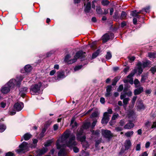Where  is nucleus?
I'll return each instance as SVG.
<instances>
[{
  "instance_id": "1",
  "label": "nucleus",
  "mask_w": 156,
  "mask_h": 156,
  "mask_svg": "<svg viewBox=\"0 0 156 156\" xmlns=\"http://www.w3.org/2000/svg\"><path fill=\"white\" fill-rule=\"evenodd\" d=\"M75 135L71 134L69 130L66 131L59 138L56 142L57 148L58 149L61 148L64 145H66L70 147H73V150L74 152H78L77 148L74 147L77 144V143L75 141Z\"/></svg>"
},
{
  "instance_id": "2",
  "label": "nucleus",
  "mask_w": 156,
  "mask_h": 156,
  "mask_svg": "<svg viewBox=\"0 0 156 156\" xmlns=\"http://www.w3.org/2000/svg\"><path fill=\"white\" fill-rule=\"evenodd\" d=\"M23 79V77L20 76L19 79L16 78V80L12 79L10 80L7 83V85L3 87L1 90L3 94H7L10 90V88H13L15 86L19 87L20 84V82Z\"/></svg>"
},
{
  "instance_id": "3",
  "label": "nucleus",
  "mask_w": 156,
  "mask_h": 156,
  "mask_svg": "<svg viewBox=\"0 0 156 156\" xmlns=\"http://www.w3.org/2000/svg\"><path fill=\"white\" fill-rule=\"evenodd\" d=\"M137 66V69H134L131 73L128 75L127 76L128 78H129L132 79V77L136 73L137 71L138 72L139 75L142 73L143 69L142 68V63L141 62H139L138 63Z\"/></svg>"
},
{
  "instance_id": "4",
  "label": "nucleus",
  "mask_w": 156,
  "mask_h": 156,
  "mask_svg": "<svg viewBox=\"0 0 156 156\" xmlns=\"http://www.w3.org/2000/svg\"><path fill=\"white\" fill-rule=\"evenodd\" d=\"M78 58V52H76L73 58H71L70 55H67L65 57L64 61L68 64H72L75 62Z\"/></svg>"
},
{
  "instance_id": "5",
  "label": "nucleus",
  "mask_w": 156,
  "mask_h": 156,
  "mask_svg": "<svg viewBox=\"0 0 156 156\" xmlns=\"http://www.w3.org/2000/svg\"><path fill=\"white\" fill-rule=\"evenodd\" d=\"M30 146V145L29 144L27 143L26 142H23L20 145V149L17 150V151L19 153H24L28 151L29 147Z\"/></svg>"
},
{
  "instance_id": "6",
  "label": "nucleus",
  "mask_w": 156,
  "mask_h": 156,
  "mask_svg": "<svg viewBox=\"0 0 156 156\" xmlns=\"http://www.w3.org/2000/svg\"><path fill=\"white\" fill-rule=\"evenodd\" d=\"M86 136L84 133H81L80 132L79 133V140L82 143L83 146L85 148H87L89 146V144L86 140Z\"/></svg>"
},
{
  "instance_id": "7",
  "label": "nucleus",
  "mask_w": 156,
  "mask_h": 156,
  "mask_svg": "<svg viewBox=\"0 0 156 156\" xmlns=\"http://www.w3.org/2000/svg\"><path fill=\"white\" fill-rule=\"evenodd\" d=\"M102 134L105 137L109 139L113 137V134L109 130H102Z\"/></svg>"
},
{
  "instance_id": "8",
  "label": "nucleus",
  "mask_w": 156,
  "mask_h": 156,
  "mask_svg": "<svg viewBox=\"0 0 156 156\" xmlns=\"http://www.w3.org/2000/svg\"><path fill=\"white\" fill-rule=\"evenodd\" d=\"M110 115L108 114V112H105L103 114V116L101 120V123L103 124H106L109 120Z\"/></svg>"
},
{
  "instance_id": "9",
  "label": "nucleus",
  "mask_w": 156,
  "mask_h": 156,
  "mask_svg": "<svg viewBox=\"0 0 156 156\" xmlns=\"http://www.w3.org/2000/svg\"><path fill=\"white\" fill-rule=\"evenodd\" d=\"M41 86V83H39L37 84L32 85L31 87V89L33 92L37 93L40 90Z\"/></svg>"
},
{
  "instance_id": "10",
  "label": "nucleus",
  "mask_w": 156,
  "mask_h": 156,
  "mask_svg": "<svg viewBox=\"0 0 156 156\" xmlns=\"http://www.w3.org/2000/svg\"><path fill=\"white\" fill-rule=\"evenodd\" d=\"M84 5H86L85 9V11L87 12H88L91 8V3L89 2L90 0H83Z\"/></svg>"
},
{
  "instance_id": "11",
  "label": "nucleus",
  "mask_w": 156,
  "mask_h": 156,
  "mask_svg": "<svg viewBox=\"0 0 156 156\" xmlns=\"http://www.w3.org/2000/svg\"><path fill=\"white\" fill-rule=\"evenodd\" d=\"M23 107V103L22 102H18L16 103L14 106V109L17 111H19L21 110Z\"/></svg>"
},
{
  "instance_id": "12",
  "label": "nucleus",
  "mask_w": 156,
  "mask_h": 156,
  "mask_svg": "<svg viewBox=\"0 0 156 156\" xmlns=\"http://www.w3.org/2000/svg\"><path fill=\"white\" fill-rule=\"evenodd\" d=\"M113 34L112 33H106L102 37V40L103 43H105L110 39V36H112Z\"/></svg>"
},
{
  "instance_id": "13",
  "label": "nucleus",
  "mask_w": 156,
  "mask_h": 156,
  "mask_svg": "<svg viewBox=\"0 0 156 156\" xmlns=\"http://www.w3.org/2000/svg\"><path fill=\"white\" fill-rule=\"evenodd\" d=\"M28 88L27 87H23L20 88V95L22 97H23L26 94V93L27 92Z\"/></svg>"
},
{
  "instance_id": "14",
  "label": "nucleus",
  "mask_w": 156,
  "mask_h": 156,
  "mask_svg": "<svg viewBox=\"0 0 156 156\" xmlns=\"http://www.w3.org/2000/svg\"><path fill=\"white\" fill-rule=\"evenodd\" d=\"M48 150V149L46 147L43 148L41 149H39L37 151V154L36 156H40L45 153H46Z\"/></svg>"
},
{
  "instance_id": "15",
  "label": "nucleus",
  "mask_w": 156,
  "mask_h": 156,
  "mask_svg": "<svg viewBox=\"0 0 156 156\" xmlns=\"http://www.w3.org/2000/svg\"><path fill=\"white\" fill-rule=\"evenodd\" d=\"M86 55V53L85 52L82 51H79V60L80 59L81 61L84 60Z\"/></svg>"
},
{
  "instance_id": "16",
  "label": "nucleus",
  "mask_w": 156,
  "mask_h": 156,
  "mask_svg": "<svg viewBox=\"0 0 156 156\" xmlns=\"http://www.w3.org/2000/svg\"><path fill=\"white\" fill-rule=\"evenodd\" d=\"M90 123L89 122H87L84 123L83 125L82 126V128L80 130V132H79V133H80V132L81 133H84L82 131V129L83 128V129H87L89 128V127L90 126Z\"/></svg>"
},
{
  "instance_id": "17",
  "label": "nucleus",
  "mask_w": 156,
  "mask_h": 156,
  "mask_svg": "<svg viewBox=\"0 0 156 156\" xmlns=\"http://www.w3.org/2000/svg\"><path fill=\"white\" fill-rule=\"evenodd\" d=\"M70 125L73 129H75L77 128V124L76 122L75 121V119L74 118H72Z\"/></svg>"
},
{
  "instance_id": "18",
  "label": "nucleus",
  "mask_w": 156,
  "mask_h": 156,
  "mask_svg": "<svg viewBox=\"0 0 156 156\" xmlns=\"http://www.w3.org/2000/svg\"><path fill=\"white\" fill-rule=\"evenodd\" d=\"M134 126V124L132 122L129 121L124 127L125 129H129L133 128Z\"/></svg>"
},
{
  "instance_id": "19",
  "label": "nucleus",
  "mask_w": 156,
  "mask_h": 156,
  "mask_svg": "<svg viewBox=\"0 0 156 156\" xmlns=\"http://www.w3.org/2000/svg\"><path fill=\"white\" fill-rule=\"evenodd\" d=\"M142 12V11H140L139 12H137L136 10H135L132 12V14L133 16L139 18L140 16L139 15V14L141 13Z\"/></svg>"
},
{
  "instance_id": "20",
  "label": "nucleus",
  "mask_w": 156,
  "mask_h": 156,
  "mask_svg": "<svg viewBox=\"0 0 156 156\" xmlns=\"http://www.w3.org/2000/svg\"><path fill=\"white\" fill-rule=\"evenodd\" d=\"M131 145V144L130 140H126V141L125 143V147L126 149H129Z\"/></svg>"
},
{
  "instance_id": "21",
  "label": "nucleus",
  "mask_w": 156,
  "mask_h": 156,
  "mask_svg": "<svg viewBox=\"0 0 156 156\" xmlns=\"http://www.w3.org/2000/svg\"><path fill=\"white\" fill-rule=\"evenodd\" d=\"M143 91V87H140L139 88L136 89L134 92L135 95L139 94L141 93Z\"/></svg>"
},
{
  "instance_id": "22",
  "label": "nucleus",
  "mask_w": 156,
  "mask_h": 156,
  "mask_svg": "<svg viewBox=\"0 0 156 156\" xmlns=\"http://www.w3.org/2000/svg\"><path fill=\"white\" fill-rule=\"evenodd\" d=\"M58 78H65L66 76L64 75V72L63 71L59 72L58 73Z\"/></svg>"
},
{
  "instance_id": "23",
  "label": "nucleus",
  "mask_w": 156,
  "mask_h": 156,
  "mask_svg": "<svg viewBox=\"0 0 156 156\" xmlns=\"http://www.w3.org/2000/svg\"><path fill=\"white\" fill-rule=\"evenodd\" d=\"M31 135L29 133H27L25 134L23 136V138L25 140H29L31 137Z\"/></svg>"
},
{
  "instance_id": "24",
  "label": "nucleus",
  "mask_w": 156,
  "mask_h": 156,
  "mask_svg": "<svg viewBox=\"0 0 156 156\" xmlns=\"http://www.w3.org/2000/svg\"><path fill=\"white\" fill-rule=\"evenodd\" d=\"M127 91V89L125 88L124 90H123V92L122 93L121 96H120V99L121 100L123 99H124V98L126 97V92Z\"/></svg>"
},
{
  "instance_id": "25",
  "label": "nucleus",
  "mask_w": 156,
  "mask_h": 156,
  "mask_svg": "<svg viewBox=\"0 0 156 156\" xmlns=\"http://www.w3.org/2000/svg\"><path fill=\"white\" fill-rule=\"evenodd\" d=\"M150 8L149 6L146 7L144 9H143L140 11H142L141 14H145L147 12H149Z\"/></svg>"
},
{
  "instance_id": "26",
  "label": "nucleus",
  "mask_w": 156,
  "mask_h": 156,
  "mask_svg": "<svg viewBox=\"0 0 156 156\" xmlns=\"http://www.w3.org/2000/svg\"><path fill=\"white\" fill-rule=\"evenodd\" d=\"M24 69L26 72H29L31 71L32 67L30 65H27L24 67Z\"/></svg>"
},
{
  "instance_id": "27",
  "label": "nucleus",
  "mask_w": 156,
  "mask_h": 156,
  "mask_svg": "<svg viewBox=\"0 0 156 156\" xmlns=\"http://www.w3.org/2000/svg\"><path fill=\"white\" fill-rule=\"evenodd\" d=\"M141 77H142L140 81L141 83H144L145 82V80L147 79V75H142Z\"/></svg>"
},
{
  "instance_id": "28",
  "label": "nucleus",
  "mask_w": 156,
  "mask_h": 156,
  "mask_svg": "<svg viewBox=\"0 0 156 156\" xmlns=\"http://www.w3.org/2000/svg\"><path fill=\"white\" fill-rule=\"evenodd\" d=\"M148 56L151 58H155L156 57V54L154 52H149Z\"/></svg>"
},
{
  "instance_id": "29",
  "label": "nucleus",
  "mask_w": 156,
  "mask_h": 156,
  "mask_svg": "<svg viewBox=\"0 0 156 156\" xmlns=\"http://www.w3.org/2000/svg\"><path fill=\"white\" fill-rule=\"evenodd\" d=\"M46 131V129L45 128H44L41 131V132L39 136V137L40 139H41L44 135V133Z\"/></svg>"
},
{
  "instance_id": "30",
  "label": "nucleus",
  "mask_w": 156,
  "mask_h": 156,
  "mask_svg": "<svg viewBox=\"0 0 156 156\" xmlns=\"http://www.w3.org/2000/svg\"><path fill=\"white\" fill-rule=\"evenodd\" d=\"M6 129L5 126L0 123V132H2L4 131Z\"/></svg>"
},
{
  "instance_id": "31",
  "label": "nucleus",
  "mask_w": 156,
  "mask_h": 156,
  "mask_svg": "<svg viewBox=\"0 0 156 156\" xmlns=\"http://www.w3.org/2000/svg\"><path fill=\"white\" fill-rule=\"evenodd\" d=\"M96 10V11L98 14H103L102 11L100 6H97Z\"/></svg>"
},
{
  "instance_id": "32",
  "label": "nucleus",
  "mask_w": 156,
  "mask_h": 156,
  "mask_svg": "<svg viewBox=\"0 0 156 156\" xmlns=\"http://www.w3.org/2000/svg\"><path fill=\"white\" fill-rule=\"evenodd\" d=\"M133 131H129L125 133V135L127 137H129L133 135Z\"/></svg>"
},
{
  "instance_id": "33",
  "label": "nucleus",
  "mask_w": 156,
  "mask_h": 156,
  "mask_svg": "<svg viewBox=\"0 0 156 156\" xmlns=\"http://www.w3.org/2000/svg\"><path fill=\"white\" fill-rule=\"evenodd\" d=\"M149 61H143L142 64V66L143 68H145L149 64Z\"/></svg>"
},
{
  "instance_id": "34",
  "label": "nucleus",
  "mask_w": 156,
  "mask_h": 156,
  "mask_svg": "<svg viewBox=\"0 0 156 156\" xmlns=\"http://www.w3.org/2000/svg\"><path fill=\"white\" fill-rule=\"evenodd\" d=\"M101 3L104 6H106L108 5L109 2L108 0H101Z\"/></svg>"
},
{
  "instance_id": "35",
  "label": "nucleus",
  "mask_w": 156,
  "mask_h": 156,
  "mask_svg": "<svg viewBox=\"0 0 156 156\" xmlns=\"http://www.w3.org/2000/svg\"><path fill=\"white\" fill-rule=\"evenodd\" d=\"M53 141L52 140H50L48 141L45 143L44 144V146L45 147H48L50 146L51 145V144L52 143Z\"/></svg>"
},
{
  "instance_id": "36",
  "label": "nucleus",
  "mask_w": 156,
  "mask_h": 156,
  "mask_svg": "<svg viewBox=\"0 0 156 156\" xmlns=\"http://www.w3.org/2000/svg\"><path fill=\"white\" fill-rule=\"evenodd\" d=\"M127 14L124 11H122L121 13L120 18L122 19H125L126 17Z\"/></svg>"
},
{
  "instance_id": "37",
  "label": "nucleus",
  "mask_w": 156,
  "mask_h": 156,
  "mask_svg": "<svg viewBox=\"0 0 156 156\" xmlns=\"http://www.w3.org/2000/svg\"><path fill=\"white\" fill-rule=\"evenodd\" d=\"M99 54V50H97L95 52L93 53L92 55V58H95L97 57Z\"/></svg>"
},
{
  "instance_id": "38",
  "label": "nucleus",
  "mask_w": 156,
  "mask_h": 156,
  "mask_svg": "<svg viewBox=\"0 0 156 156\" xmlns=\"http://www.w3.org/2000/svg\"><path fill=\"white\" fill-rule=\"evenodd\" d=\"M112 57V54L109 52H107V54L106 55V58L107 59H110Z\"/></svg>"
},
{
  "instance_id": "39",
  "label": "nucleus",
  "mask_w": 156,
  "mask_h": 156,
  "mask_svg": "<svg viewBox=\"0 0 156 156\" xmlns=\"http://www.w3.org/2000/svg\"><path fill=\"white\" fill-rule=\"evenodd\" d=\"M150 71L153 74H154L156 72V67L154 66L151 67L150 69Z\"/></svg>"
},
{
  "instance_id": "40",
  "label": "nucleus",
  "mask_w": 156,
  "mask_h": 156,
  "mask_svg": "<svg viewBox=\"0 0 156 156\" xmlns=\"http://www.w3.org/2000/svg\"><path fill=\"white\" fill-rule=\"evenodd\" d=\"M129 100V98H126L123 99V103L124 105H126Z\"/></svg>"
},
{
  "instance_id": "41",
  "label": "nucleus",
  "mask_w": 156,
  "mask_h": 156,
  "mask_svg": "<svg viewBox=\"0 0 156 156\" xmlns=\"http://www.w3.org/2000/svg\"><path fill=\"white\" fill-rule=\"evenodd\" d=\"M127 77H128L127 76ZM129 78V79H124V80H123V82L124 83H127V82H130V81H131V82H132V83L133 82V79L132 78V79H131V78Z\"/></svg>"
},
{
  "instance_id": "42",
  "label": "nucleus",
  "mask_w": 156,
  "mask_h": 156,
  "mask_svg": "<svg viewBox=\"0 0 156 156\" xmlns=\"http://www.w3.org/2000/svg\"><path fill=\"white\" fill-rule=\"evenodd\" d=\"M98 115V113L97 112H95L93 113L91 116V118L97 117Z\"/></svg>"
},
{
  "instance_id": "43",
  "label": "nucleus",
  "mask_w": 156,
  "mask_h": 156,
  "mask_svg": "<svg viewBox=\"0 0 156 156\" xmlns=\"http://www.w3.org/2000/svg\"><path fill=\"white\" fill-rule=\"evenodd\" d=\"M119 115L118 114H114L112 118V120H115L118 117Z\"/></svg>"
},
{
  "instance_id": "44",
  "label": "nucleus",
  "mask_w": 156,
  "mask_h": 156,
  "mask_svg": "<svg viewBox=\"0 0 156 156\" xmlns=\"http://www.w3.org/2000/svg\"><path fill=\"white\" fill-rule=\"evenodd\" d=\"M136 98H137L136 96H134L133 97V98L132 99V100L131 101V103H132V104L133 105H133L134 104L136 100Z\"/></svg>"
},
{
  "instance_id": "45",
  "label": "nucleus",
  "mask_w": 156,
  "mask_h": 156,
  "mask_svg": "<svg viewBox=\"0 0 156 156\" xmlns=\"http://www.w3.org/2000/svg\"><path fill=\"white\" fill-rule=\"evenodd\" d=\"M123 85L122 84L120 85L118 89V91L119 92L121 91L123 89Z\"/></svg>"
},
{
  "instance_id": "46",
  "label": "nucleus",
  "mask_w": 156,
  "mask_h": 156,
  "mask_svg": "<svg viewBox=\"0 0 156 156\" xmlns=\"http://www.w3.org/2000/svg\"><path fill=\"white\" fill-rule=\"evenodd\" d=\"M112 87L111 86H108L107 87L106 89V92H111L112 90Z\"/></svg>"
},
{
  "instance_id": "47",
  "label": "nucleus",
  "mask_w": 156,
  "mask_h": 156,
  "mask_svg": "<svg viewBox=\"0 0 156 156\" xmlns=\"http://www.w3.org/2000/svg\"><path fill=\"white\" fill-rule=\"evenodd\" d=\"M15 110L14 109L13 111H10L9 112V114L10 115H15L16 114Z\"/></svg>"
},
{
  "instance_id": "48",
  "label": "nucleus",
  "mask_w": 156,
  "mask_h": 156,
  "mask_svg": "<svg viewBox=\"0 0 156 156\" xmlns=\"http://www.w3.org/2000/svg\"><path fill=\"white\" fill-rule=\"evenodd\" d=\"M125 122H126L124 119L121 120L120 121L119 124L121 126H122L124 125V124L125 123Z\"/></svg>"
},
{
  "instance_id": "49",
  "label": "nucleus",
  "mask_w": 156,
  "mask_h": 156,
  "mask_svg": "<svg viewBox=\"0 0 156 156\" xmlns=\"http://www.w3.org/2000/svg\"><path fill=\"white\" fill-rule=\"evenodd\" d=\"M90 47L93 49L95 48V47L96 45V43L95 42H92L90 44Z\"/></svg>"
},
{
  "instance_id": "50",
  "label": "nucleus",
  "mask_w": 156,
  "mask_h": 156,
  "mask_svg": "<svg viewBox=\"0 0 156 156\" xmlns=\"http://www.w3.org/2000/svg\"><path fill=\"white\" fill-rule=\"evenodd\" d=\"M107 112H108V114H112V113L113 111L112 109L108 108L107 110Z\"/></svg>"
},
{
  "instance_id": "51",
  "label": "nucleus",
  "mask_w": 156,
  "mask_h": 156,
  "mask_svg": "<svg viewBox=\"0 0 156 156\" xmlns=\"http://www.w3.org/2000/svg\"><path fill=\"white\" fill-rule=\"evenodd\" d=\"M115 129L117 131H122V129L120 127H117L115 128Z\"/></svg>"
},
{
  "instance_id": "52",
  "label": "nucleus",
  "mask_w": 156,
  "mask_h": 156,
  "mask_svg": "<svg viewBox=\"0 0 156 156\" xmlns=\"http://www.w3.org/2000/svg\"><path fill=\"white\" fill-rule=\"evenodd\" d=\"M140 149V144H137L136 146V151H139Z\"/></svg>"
},
{
  "instance_id": "53",
  "label": "nucleus",
  "mask_w": 156,
  "mask_h": 156,
  "mask_svg": "<svg viewBox=\"0 0 156 156\" xmlns=\"http://www.w3.org/2000/svg\"><path fill=\"white\" fill-rule=\"evenodd\" d=\"M5 156H14L13 154L11 152H9L6 154Z\"/></svg>"
},
{
  "instance_id": "54",
  "label": "nucleus",
  "mask_w": 156,
  "mask_h": 156,
  "mask_svg": "<svg viewBox=\"0 0 156 156\" xmlns=\"http://www.w3.org/2000/svg\"><path fill=\"white\" fill-rule=\"evenodd\" d=\"M56 72V71L55 69L52 70L50 73V75L51 76L53 75Z\"/></svg>"
},
{
  "instance_id": "55",
  "label": "nucleus",
  "mask_w": 156,
  "mask_h": 156,
  "mask_svg": "<svg viewBox=\"0 0 156 156\" xmlns=\"http://www.w3.org/2000/svg\"><path fill=\"white\" fill-rule=\"evenodd\" d=\"M97 122V120H95L93 121V122L92 123V124L91 125V126L92 128H93V127H94V126L96 124Z\"/></svg>"
},
{
  "instance_id": "56",
  "label": "nucleus",
  "mask_w": 156,
  "mask_h": 156,
  "mask_svg": "<svg viewBox=\"0 0 156 156\" xmlns=\"http://www.w3.org/2000/svg\"><path fill=\"white\" fill-rule=\"evenodd\" d=\"M129 58L130 60L131 61H133L135 59V57L134 56L129 57Z\"/></svg>"
},
{
  "instance_id": "57",
  "label": "nucleus",
  "mask_w": 156,
  "mask_h": 156,
  "mask_svg": "<svg viewBox=\"0 0 156 156\" xmlns=\"http://www.w3.org/2000/svg\"><path fill=\"white\" fill-rule=\"evenodd\" d=\"M100 102L104 104L105 102V99L104 98L101 97L100 98Z\"/></svg>"
},
{
  "instance_id": "58",
  "label": "nucleus",
  "mask_w": 156,
  "mask_h": 156,
  "mask_svg": "<svg viewBox=\"0 0 156 156\" xmlns=\"http://www.w3.org/2000/svg\"><path fill=\"white\" fill-rule=\"evenodd\" d=\"M126 95L128 96H131L132 95V93L130 91H129L126 92Z\"/></svg>"
},
{
  "instance_id": "59",
  "label": "nucleus",
  "mask_w": 156,
  "mask_h": 156,
  "mask_svg": "<svg viewBox=\"0 0 156 156\" xmlns=\"http://www.w3.org/2000/svg\"><path fill=\"white\" fill-rule=\"evenodd\" d=\"M139 83V80H138V79H136L134 80V83L136 85L137 84H138Z\"/></svg>"
},
{
  "instance_id": "60",
  "label": "nucleus",
  "mask_w": 156,
  "mask_h": 156,
  "mask_svg": "<svg viewBox=\"0 0 156 156\" xmlns=\"http://www.w3.org/2000/svg\"><path fill=\"white\" fill-rule=\"evenodd\" d=\"M126 25V22L124 21L121 23V26L122 27H123Z\"/></svg>"
},
{
  "instance_id": "61",
  "label": "nucleus",
  "mask_w": 156,
  "mask_h": 156,
  "mask_svg": "<svg viewBox=\"0 0 156 156\" xmlns=\"http://www.w3.org/2000/svg\"><path fill=\"white\" fill-rule=\"evenodd\" d=\"M63 153V150H61L58 153V156H61L62 155Z\"/></svg>"
},
{
  "instance_id": "62",
  "label": "nucleus",
  "mask_w": 156,
  "mask_h": 156,
  "mask_svg": "<svg viewBox=\"0 0 156 156\" xmlns=\"http://www.w3.org/2000/svg\"><path fill=\"white\" fill-rule=\"evenodd\" d=\"M145 126L147 127H149L151 125V122L149 121H148L145 123Z\"/></svg>"
},
{
  "instance_id": "63",
  "label": "nucleus",
  "mask_w": 156,
  "mask_h": 156,
  "mask_svg": "<svg viewBox=\"0 0 156 156\" xmlns=\"http://www.w3.org/2000/svg\"><path fill=\"white\" fill-rule=\"evenodd\" d=\"M156 127V120L155 122H154L153 123V124L151 126V128H153Z\"/></svg>"
},
{
  "instance_id": "64",
  "label": "nucleus",
  "mask_w": 156,
  "mask_h": 156,
  "mask_svg": "<svg viewBox=\"0 0 156 156\" xmlns=\"http://www.w3.org/2000/svg\"><path fill=\"white\" fill-rule=\"evenodd\" d=\"M148 154L147 153V152L145 151L140 156H147Z\"/></svg>"
}]
</instances>
